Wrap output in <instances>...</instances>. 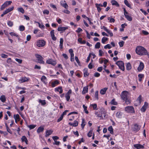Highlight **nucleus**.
<instances>
[{
	"label": "nucleus",
	"instance_id": "39448f33",
	"mask_svg": "<svg viewBox=\"0 0 149 149\" xmlns=\"http://www.w3.org/2000/svg\"><path fill=\"white\" fill-rule=\"evenodd\" d=\"M141 127V126L137 124H135L132 127V129L134 131L136 132L140 130Z\"/></svg>",
	"mask_w": 149,
	"mask_h": 149
},
{
	"label": "nucleus",
	"instance_id": "2eb2a0df",
	"mask_svg": "<svg viewBox=\"0 0 149 149\" xmlns=\"http://www.w3.org/2000/svg\"><path fill=\"white\" fill-rule=\"evenodd\" d=\"M61 5L66 9H67L68 7V5L65 3V1H62L61 2Z\"/></svg>",
	"mask_w": 149,
	"mask_h": 149
},
{
	"label": "nucleus",
	"instance_id": "3c124183",
	"mask_svg": "<svg viewBox=\"0 0 149 149\" xmlns=\"http://www.w3.org/2000/svg\"><path fill=\"white\" fill-rule=\"evenodd\" d=\"M75 60H76V62H77V63L79 65H80V62L78 59V57L77 56H75Z\"/></svg>",
	"mask_w": 149,
	"mask_h": 149
},
{
	"label": "nucleus",
	"instance_id": "bf43d9fd",
	"mask_svg": "<svg viewBox=\"0 0 149 149\" xmlns=\"http://www.w3.org/2000/svg\"><path fill=\"white\" fill-rule=\"evenodd\" d=\"M82 31V30L81 28H78L77 30H76V31L77 33H79L81 32Z\"/></svg>",
	"mask_w": 149,
	"mask_h": 149
},
{
	"label": "nucleus",
	"instance_id": "f704fd0d",
	"mask_svg": "<svg viewBox=\"0 0 149 149\" xmlns=\"http://www.w3.org/2000/svg\"><path fill=\"white\" fill-rule=\"evenodd\" d=\"M108 40V38L105 37H103L102 39V42L103 44H104Z\"/></svg>",
	"mask_w": 149,
	"mask_h": 149
},
{
	"label": "nucleus",
	"instance_id": "423d86ee",
	"mask_svg": "<svg viewBox=\"0 0 149 149\" xmlns=\"http://www.w3.org/2000/svg\"><path fill=\"white\" fill-rule=\"evenodd\" d=\"M37 45L40 47L44 46L45 45L46 42L43 40H39L37 41Z\"/></svg>",
	"mask_w": 149,
	"mask_h": 149
},
{
	"label": "nucleus",
	"instance_id": "f3484780",
	"mask_svg": "<svg viewBox=\"0 0 149 149\" xmlns=\"http://www.w3.org/2000/svg\"><path fill=\"white\" fill-rule=\"evenodd\" d=\"M14 8V7L13 6L11 8H10L7 9L6 10L4 11L3 12L5 13L6 14L8 13L9 12H10Z\"/></svg>",
	"mask_w": 149,
	"mask_h": 149
},
{
	"label": "nucleus",
	"instance_id": "aec40b11",
	"mask_svg": "<svg viewBox=\"0 0 149 149\" xmlns=\"http://www.w3.org/2000/svg\"><path fill=\"white\" fill-rule=\"evenodd\" d=\"M111 3L113 5H114L117 7H119V5L118 3L115 0H112L111 1Z\"/></svg>",
	"mask_w": 149,
	"mask_h": 149
},
{
	"label": "nucleus",
	"instance_id": "e2e57ef3",
	"mask_svg": "<svg viewBox=\"0 0 149 149\" xmlns=\"http://www.w3.org/2000/svg\"><path fill=\"white\" fill-rule=\"evenodd\" d=\"M107 32L109 34L111 37H112L113 36V34L109 30Z\"/></svg>",
	"mask_w": 149,
	"mask_h": 149
},
{
	"label": "nucleus",
	"instance_id": "7ed1b4c3",
	"mask_svg": "<svg viewBox=\"0 0 149 149\" xmlns=\"http://www.w3.org/2000/svg\"><path fill=\"white\" fill-rule=\"evenodd\" d=\"M125 110L127 113H133L135 112L134 108L132 106H128L125 107Z\"/></svg>",
	"mask_w": 149,
	"mask_h": 149
},
{
	"label": "nucleus",
	"instance_id": "13d9d810",
	"mask_svg": "<svg viewBox=\"0 0 149 149\" xmlns=\"http://www.w3.org/2000/svg\"><path fill=\"white\" fill-rule=\"evenodd\" d=\"M65 97L66 98V99L68 101H69L70 100V95L66 94L65 95Z\"/></svg>",
	"mask_w": 149,
	"mask_h": 149
},
{
	"label": "nucleus",
	"instance_id": "393cba45",
	"mask_svg": "<svg viewBox=\"0 0 149 149\" xmlns=\"http://www.w3.org/2000/svg\"><path fill=\"white\" fill-rule=\"evenodd\" d=\"M38 101L39 103H40L42 105H44L46 104L45 100L39 99Z\"/></svg>",
	"mask_w": 149,
	"mask_h": 149
},
{
	"label": "nucleus",
	"instance_id": "473e14b6",
	"mask_svg": "<svg viewBox=\"0 0 149 149\" xmlns=\"http://www.w3.org/2000/svg\"><path fill=\"white\" fill-rule=\"evenodd\" d=\"M12 3V2L10 1H7L5 2L3 4L6 7L10 5Z\"/></svg>",
	"mask_w": 149,
	"mask_h": 149
},
{
	"label": "nucleus",
	"instance_id": "4be33fe9",
	"mask_svg": "<svg viewBox=\"0 0 149 149\" xmlns=\"http://www.w3.org/2000/svg\"><path fill=\"white\" fill-rule=\"evenodd\" d=\"M88 86L84 87L83 88V91H82V93L83 94H85L86 93L88 92Z\"/></svg>",
	"mask_w": 149,
	"mask_h": 149
},
{
	"label": "nucleus",
	"instance_id": "a211bd4d",
	"mask_svg": "<svg viewBox=\"0 0 149 149\" xmlns=\"http://www.w3.org/2000/svg\"><path fill=\"white\" fill-rule=\"evenodd\" d=\"M53 132V131L51 130H47L46 132L45 136L47 137L51 135Z\"/></svg>",
	"mask_w": 149,
	"mask_h": 149
},
{
	"label": "nucleus",
	"instance_id": "9b49d317",
	"mask_svg": "<svg viewBox=\"0 0 149 149\" xmlns=\"http://www.w3.org/2000/svg\"><path fill=\"white\" fill-rule=\"evenodd\" d=\"M46 62L49 64H51L53 65H55L56 64V63L55 61H54L52 59H49Z\"/></svg>",
	"mask_w": 149,
	"mask_h": 149
},
{
	"label": "nucleus",
	"instance_id": "c756f323",
	"mask_svg": "<svg viewBox=\"0 0 149 149\" xmlns=\"http://www.w3.org/2000/svg\"><path fill=\"white\" fill-rule=\"evenodd\" d=\"M0 100L3 102H5L6 99L5 96L4 95H2L0 97Z\"/></svg>",
	"mask_w": 149,
	"mask_h": 149
},
{
	"label": "nucleus",
	"instance_id": "6e6552de",
	"mask_svg": "<svg viewBox=\"0 0 149 149\" xmlns=\"http://www.w3.org/2000/svg\"><path fill=\"white\" fill-rule=\"evenodd\" d=\"M30 79L28 77H21L19 80V81L20 83H22L24 82H27L29 81Z\"/></svg>",
	"mask_w": 149,
	"mask_h": 149
},
{
	"label": "nucleus",
	"instance_id": "79ce46f5",
	"mask_svg": "<svg viewBox=\"0 0 149 149\" xmlns=\"http://www.w3.org/2000/svg\"><path fill=\"white\" fill-rule=\"evenodd\" d=\"M108 20H109V22L110 23H111L112 22H114L115 21V20L113 18H110V17H108Z\"/></svg>",
	"mask_w": 149,
	"mask_h": 149
},
{
	"label": "nucleus",
	"instance_id": "a18cd8bd",
	"mask_svg": "<svg viewBox=\"0 0 149 149\" xmlns=\"http://www.w3.org/2000/svg\"><path fill=\"white\" fill-rule=\"evenodd\" d=\"M104 48L105 49H107V48L110 49L111 48V46L110 44H108L105 45L104 46Z\"/></svg>",
	"mask_w": 149,
	"mask_h": 149
},
{
	"label": "nucleus",
	"instance_id": "bb28decb",
	"mask_svg": "<svg viewBox=\"0 0 149 149\" xmlns=\"http://www.w3.org/2000/svg\"><path fill=\"white\" fill-rule=\"evenodd\" d=\"M44 128L43 127H40L37 130V132L38 133H39L43 131Z\"/></svg>",
	"mask_w": 149,
	"mask_h": 149
},
{
	"label": "nucleus",
	"instance_id": "052dcab7",
	"mask_svg": "<svg viewBox=\"0 0 149 149\" xmlns=\"http://www.w3.org/2000/svg\"><path fill=\"white\" fill-rule=\"evenodd\" d=\"M91 105L93 107L94 109H96L97 107V105L96 104H92Z\"/></svg>",
	"mask_w": 149,
	"mask_h": 149
},
{
	"label": "nucleus",
	"instance_id": "09e8293b",
	"mask_svg": "<svg viewBox=\"0 0 149 149\" xmlns=\"http://www.w3.org/2000/svg\"><path fill=\"white\" fill-rule=\"evenodd\" d=\"M10 33V34L12 36H15L17 37H18V36L15 33H14L13 32H10V33Z\"/></svg>",
	"mask_w": 149,
	"mask_h": 149
},
{
	"label": "nucleus",
	"instance_id": "f03ea898",
	"mask_svg": "<svg viewBox=\"0 0 149 149\" xmlns=\"http://www.w3.org/2000/svg\"><path fill=\"white\" fill-rule=\"evenodd\" d=\"M116 64L117 65L119 68L123 71L125 70V67L124 63L122 61H118L116 63Z\"/></svg>",
	"mask_w": 149,
	"mask_h": 149
},
{
	"label": "nucleus",
	"instance_id": "338daca9",
	"mask_svg": "<svg viewBox=\"0 0 149 149\" xmlns=\"http://www.w3.org/2000/svg\"><path fill=\"white\" fill-rule=\"evenodd\" d=\"M62 55L64 58L65 59H67L68 58V57L66 54H63Z\"/></svg>",
	"mask_w": 149,
	"mask_h": 149
},
{
	"label": "nucleus",
	"instance_id": "c03bdc74",
	"mask_svg": "<svg viewBox=\"0 0 149 149\" xmlns=\"http://www.w3.org/2000/svg\"><path fill=\"white\" fill-rule=\"evenodd\" d=\"M124 42L123 41L120 42L118 43L120 47H123L124 45Z\"/></svg>",
	"mask_w": 149,
	"mask_h": 149
},
{
	"label": "nucleus",
	"instance_id": "9d476101",
	"mask_svg": "<svg viewBox=\"0 0 149 149\" xmlns=\"http://www.w3.org/2000/svg\"><path fill=\"white\" fill-rule=\"evenodd\" d=\"M148 103L146 102H145L144 105L140 109L141 111L142 112H144L146 111V108L148 106Z\"/></svg>",
	"mask_w": 149,
	"mask_h": 149
},
{
	"label": "nucleus",
	"instance_id": "5fc2aeb1",
	"mask_svg": "<svg viewBox=\"0 0 149 149\" xmlns=\"http://www.w3.org/2000/svg\"><path fill=\"white\" fill-rule=\"evenodd\" d=\"M43 13L44 14H46L48 15L49 14V11L47 10H45L43 11Z\"/></svg>",
	"mask_w": 149,
	"mask_h": 149
},
{
	"label": "nucleus",
	"instance_id": "72a5a7b5",
	"mask_svg": "<svg viewBox=\"0 0 149 149\" xmlns=\"http://www.w3.org/2000/svg\"><path fill=\"white\" fill-rule=\"evenodd\" d=\"M108 130L110 131V133L112 134H113V129L112 128V126H110L108 128Z\"/></svg>",
	"mask_w": 149,
	"mask_h": 149
},
{
	"label": "nucleus",
	"instance_id": "ddd939ff",
	"mask_svg": "<svg viewBox=\"0 0 149 149\" xmlns=\"http://www.w3.org/2000/svg\"><path fill=\"white\" fill-rule=\"evenodd\" d=\"M68 29L67 27H59L58 28V31H61V33H62L63 31H65L66 30Z\"/></svg>",
	"mask_w": 149,
	"mask_h": 149
},
{
	"label": "nucleus",
	"instance_id": "412c9836",
	"mask_svg": "<svg viewBox=\"0 0 149 149\" xmlns=\"http://www.w3.org/2000/svg\"><path fill=\"white\" fill-rule=\"evenodd\" d=\"M108 88H105L103 89H102L100 91V93L102 95L104 94L106 92Z\"/></svg>",
	"mask_w": 149,
	"mask_h": 149
},
{
	"label": "nucleus",
	"instance_id": "4c0bfd02",
	"mask_svg": "<svg viewBox=\"0 0 149 149\" xmlns=\"http://www.w3.org/2000/svg\"><path fill=\"white\" fill-rule=\"evenodd\" d=\"M146 6L147 8V11L149 13V1L146 2Z\"/></svg>",
	"mask_w": 149,
	"mask_h": 149
},
{
	"label": "nucleus",
	"instance_id": "1a4fd4ad",
	"mask_svg": "<svg viewBox=\"0 0 149 149\" xmlns=\"http://www.w3.org/2000/svg\"><path fill=\"white\" fill-rule=\"evenodd\" d=\"M141 97V96L140 95L137 99L135 101V104H136V106L140 105L141 104V102L142 101Z\"/></svg>",
	"mask_w": 149,
	"mask_h": 149
},
{
	"label": "nucleus",
	"instance_id": "774afa93",
	"mask_svg": "<svg viewBox=\"0 0 149 149\" xmlns=\"http://www.w3.org/2000/svg\"><path fill=\"white\" fill-rule=\"evenodd\" d=\"M15 60L19 63H22V61L21 60L16 58L15 59Z\"/></svg>",
	"mask_w": 149,
	"mask_h": 149
},
{
	"label": "nucleus",
	"instance_id": "0e129e2a",
	"mask_svg": "<svg viewBox=\"0 0 149 149\" xmlns=\"http://www.w3.org/2000/svg\"><path fill=\"white\" fill-rule=\"evenodd\" d=\"M142 32L144 35H147L149 34L148 32L144 30H142Z\"/></svg>",
	"mask_w": 149,
	"mask_h": 149
},
{
	"label": "nucleus",
	"instance_id": "37998d69",
	"mask_svg": "<svg viewBox=\"0 0 149 149\" xmlns=\"http://www.w3.org/2000/svg\"><path fill=\"white\" fill-rule=\"evenodd\" d=\"M78 125V121L75 120L74 123H72V126L74 127H77Z\"/></svg>",
	"mask_w": 149,
	"mask_h": 149
},
{
	"label": "nucleus",
	"instance_id": "a878e982",
	"mask_svg": "<svg viewBox=\"0 0 149 149\" xmlns=\"http://www.w3.org/2000/svg\"><path fill=\"white\" fill-rule=\"evenodd\" d=\"M59 84V82L57 80H55L54 82L52 83V87H54L56 84Z\"/></svg>",
	"mask_w": 149,
	"mask_h": 149
},
{
	"label": "nucleus",
	"instance_id": "c85d7f7f",
	"mask_svg": "<svg viewBox=\"0 0 149 149\" xmlns=\"http://www.w3.org/2000/svg\"><path fill=\"white\" fill-rule=\"evenodd\" d=\"M126 19L129 21H131L132 20V18L128 15V13L127 14L124 15Z\"/></svg>",
	"mask_w": 149,
	"mask_h": 149
},
{
	"label": "nucleus",
	"instance_id": "dca6fc26",
	"mask_svg": "<svg viewBox=\"0 0 149 149\" xmlns=\"http://www.w3.org/2000/svg\"><path fill=\"white\" fill-rule=\"evenodd\" d=\"M134 147L137 149H140V148H143L144 146L143 145L140 144H136L134 145Z\"/></svg>",
	"mask_w": 149,
	"mask_h": 149
},
{
	"label": "nucleus",
	"instance_id": "20e7f679",
	"mask_svg": "<svg viewBox=\"0 0 149 149\" xmlns=\"http://www.w3.org/2000/svg\"><path fill=\"white\" fill-rule=\"evenodd\" d=\"M128 92L126 91H123L120 95V96L122 99L123 100H126L127 98Z\"/></svg>",
	"mask_w": 149,
	"mask_h": 149
},
{
	"label": "nucleus",
	"instance_id": "de8ad7c7",
	"mask_svg": "<svg viewBox=\"0 0 149 149\" xmlns=\"http://www.w3.org/2000/svg\"><path fill=\"white\" fill-rule=\"evenodd\" d=\"M7 24L10 27L12 26L13 25V22L10 21H8Z\"/></svg>",
	"mask_w": 149,
	"mask_h": 149
},
{
	"label": "nucleus",
	"instance_id": "7c9ffc66",
	"mask_svg": "<svg viewBox=\"0 0 149 149\" xmlns=\"http://www.w3.org/2000/svg\"><path fill=\"white\" fill-rule=\"evenodd\" d=\"M106 116V113L105 111H102L101 112V115L100 116L101 118H105Z\"/></svg>",
	"mask_w": 149,
	"mask_h": 149
},
{
	"label": "nucleus",
	"instance_id": "ea45409f",
	"mask_svg": "<svg viewBox=\"0 0 149 149\" xmlns=\"http://www.w3.org/2000/svg\"><path fill=\"white\" fill-rule=\"evenodd\" d=\"M36 126V125H31L28 126V127L30 129H33L35 128Z\"/></svg>",
	"mask_w": 149,
	"mask_h": 149
},
{
	"label": "nucleus",
	"instance_id": "0eeeda50",
	"mask_svg": "<svg viewBox=\"0 0 149 149\" xmlns=\"http://www.w3.org/2000/svg\"><path fill=\"white\" fill-rule=\"evenodd\" d=\"M35 56L38 59V63L42 64L44 63V62L43 60V58L41 56L38 54H36Z\"/></svg>",
	"mask_w": 149,
	"mask_h": 149
},
{
	"label": "nucleus",
	"instance_id": "c9c22d12",
	"mask_svg": "<svg viewBox=\"0 0 149 149\" xmlns=\"http://www.w3.org/2000/svg\"><path fill=\"white\" fill-rule=\"evenodd\" d=\"M100 46V42H97L95 45V49H99Z\"/></svg>",
	"mask_w": 149,
	"mask_h": 149
},
{
	"label": "nucleus",
	"instance_id": "5701e85b",
	"mask_svg": "<svg viewBox=\"0 0 149 149\" xmlns=\"http://www.w3.org/2000/svg\"><path fill=\"white\" fill-rule=\"evenodd\" d=\"M55 91H59L60 94L62 93L63 92L62 88L61 87H59L57 88H55Z\"/></svg>",
	"mask_w": 149,
	"mask_h": 149
},
{
	"label": "nucleus",
	"instance_id": "6e6d98bb",
	"mask_svg": "<svg viewBox=\"0 0 149 149\" xmlns=\"http://www.w3.org/2000/svg\"><path fill=\"white\" fill-rule=\"evenodd\" d=\"M111 104L113 105H116L117 104V103L115 101L114 99H113L111 102Z\"/></svg>",
	"mask_w": 149,
	"mask_h": 149
},
{
	"label": "nucleus",
	"instance_id": "f257e3e1",
	"mask_svg": "<svg viewBox=\"0 0 149 149\" xmlns=\"http://www.w3.org/2000/svg\"><path fill=\"white\" fill-rule=\"evenodd\" d=\"M136 52L137 54L140 55H148V53L146 49L141 46H138L136 47Z\"/></svg>",
	"mask_w": 149,
	"mask_h": 149
},
{
	"label": "nucleus",
	"instance_id": "4468645a",
	"mask_svg": "<svg viewBox=\"0 0 149 149\" xmlns=\"http://www.w3.org/2000/svg\"><path fill=\"white\" fill-rule=\"evenodd\" d=\"M54 31V30H53L50 31V33L52 40L55 41L56 40V38L55 36Z\"/></svg>",
	"mask_w": 149,
	"mask_h": 149
},
{
	"label": "nucleus",
	"instance_id": "58836bf2",
	"mask_svg": "<svg viewBox=\"0 0 149 149\" xmlns=\"http://www.w3.org/2000/svg\"><path fill=\"white\" fill-rule=\"evenodd\" d=\"M82 123L81 124V126L82 127V128H83L84 126L85 125V120L84 119H82Z\"/></svg>",
	"mask_w": 149,
	"mask_h": 149
},
{
	"label": "nucleus",
	"instance_id": "f8f14e48",
	"mask_svg": "<svg viewBox=\"0 0 149 149\" xmlns=\"http://www.w3.org/2000/svg\"><path fill=\"white\" fill-rule=\"evenodd\" d=\"M144 67V65L143 63L142 62H141L138 68V70L139 71H141L143 69Z\"/></svg>",
	"mask_w": 149,
	"mask_h": 149
},
{
	"label": "nucleus",
	"instance_id": "e433bc0d",
	"mask_svg": "<svg viewBox=\"0 0 149 149\" xmlns=\"http://www.w3.org/2000/svg\"><path fill=\"white\" fill-rule=\"evenodd\" d=\"M18 10L22 13H24V10L22 8H18Z\"/></svg>",
	"mask_w": 149,
	"mask_h": 149
},
{
	"label": "nucleus",
	"instance_id": "b1692460",
	"mask_svg": "<svg viewBox=\"0 0 149 149\" xmlns=\"http://www.w3.org/2000/svg\"><path fill=\"white\" fill-rule=\"evenodd\" d=\"M126 69L128 70H129L131 69L132 67L131 64L130 63H127L126 65Z\"/></svg>",
	"mask_w": 149,
	"mask_h": 149
},
{
	"label": "nucleus",
	"instance_id": "69168bd1",
	"mask_svg": "<svg viewBox=\"0 0 149 149\" xmlns=\"http://www.w3.org/2000/svg\"><path fill=\"white\" fill-rule=\"evenodd\" d=\"M63 116L61 115V116L59 117V118L57 120V122H60L61 120L63 118Z\"/></svg>",
	"mask_w": 149,
	"mask_h": 149
},
{
	"label": "nucleus",
	"instance_id": "4d7b16f0",
	"mask_svg": "<svg viewBox=\"0 0 149 149\" xmlns=\"http://www.w3.org/2000/svg\"><path fill=\"white\" fill-rule=\"evenodd\" d=\"M46 79V77L44 76H42L41 78V81L44 82L45 80Z\"/></svg>",
	"mask_w": 149,
	"mask_h": 149
},
{
	"label": "nucleus",
	"instance_id": "cd10ccee",
	"mask_svg": "<svg viewBox=\"0 0 149 149\" xmlns=\"http://www.w3.org/2000/svg\"><path fill=\"white\" fill-rule=\"evenodd\" d=\"M122 116V113L120 111H118L116 113V116L118 118H121Z\"/></svg>",
	"mask_w": 149,
	"mask_h": 149
},
{
	"label": "nucleus",
	"instance_id": "49530a36",
	"mask_svg": "<svg viewBox=\"0 0 149 149\" xmlns=\"http://www.w3.org/2000/svg\"><path fill=\"white\" fill-rule=\"evenodd\" d=\"M84 76L85 77H86L88 76L89 75V74L87 70H86L85 71H84Z\"/></svg>",
	"mask_w": 149,
	"mask_h": 149
},
{
	"label": "nucleus",
	"instance_id": "6ab92c4d",
	"mask_svg": "<svg viewBox=\"0 0 149 149\" xmlns=\"http://www.w3.org/2000/svg\"><path fill=\"white\" fill-rule=\"evenodd\" d=\"M22 142L24 141L26 144H28V141L25 136H23L21 138Z\"/></svg>",
	"mask_w": 149,
	"mask_h": 149
},
{
	"label": "nucleus",
	"instance_id": "8fccbe9b",
	"mask_svg": "<svg viewBox=\"0 0 149 149\" xmlns=\"http://www.w3.org/2000/svg\"><path fill=\"white\" fill-rule=\"evenodd\" d=\"M124 3L128 7H129L130 6V5L128 2L127 0H124Z\"/></svg>",
	"mask_w": 149,
	"mask_h": 149
},
{
	"label": "nucleus",
	"instance_id": "603ef678",
	"mask_svg": "<svg viewBox=\"0 0 149 149\" xmlns=\"http://www.w3.org/2000/svg\"><path fill=\"white\" fill-rule=\"evenodd\" d=\"M52 138L54 141H56V140L59 139V137L57 136H53L52 137Z\"/></svg>",
	"mask_w": 149,
	"mask_h": 149
},
{
	"label": "nucleus",
	"instance_id": "2f4dec72",
	"mask_svg": "<svg viewBox=\"0 0 149 149\" xmlns=\"http://www.w3.org/2000/svg\"><path fill=\"white\" fill-rule=\"evenodd\" d=\"M14 118L15 119L17 120L18 121L20 120V118H19V116L18 114L14 115Z\"/></svg>",
	"mask_w": 149,
	"mask_h": 149
},
{
	"label": "nucleus",
	"instance_id": "a19ab883",
	"mask_svg": "<svg viewBox=\"0 0 149 149\" xmlns=\"http://www.w3.org/2000/svg\"><path fill=\"white\" fill-rule=\"evenodd\" d=\"M98 91H96L95 92V98L97 100H98Z\"/></svg>",
	"mask_w": 149,
	"mask_h": 149
},
{
	"label": "nucleus",
	"instance_id": "680f3d73",
	"mask_svg": "<svg viewBox=\"0 0 149 149\" xmlns=\"http://www.w3.org/2000/svg\"><path fill=\"white\" fill-rule=\"evenodd\" d=\"M92 135V131H90L88 134V136L89 137H91Z\"/></svg>",
	"mask_w": 149,
	"mask_h": 149
},
{
	"label": "nucleus",
	"instance_id": "864d4df0",
	"mask_svg": "<svg viewBox=\"0 0 149 149\" xmlns=\"http://www.w3.org/2000/svg\"><path fill=\"white\" fill-rule=\"evenodd\" d=\"M25 27L23 26H19V30L21 31H22L24 30Z\"/></svg>",
	"mask_w": 149,
	"mask_h": 149
}]
</instances>
